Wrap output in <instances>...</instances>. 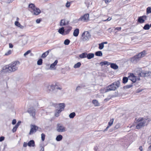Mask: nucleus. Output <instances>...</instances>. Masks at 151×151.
<instances>
[{"label":"nucleus","mask_w":151,"mask_h":151,"mask_svg":"<svg viewBox=\"0 0 151 151\" xmlns=\"http://www.w3.org/2000/svg\"><path fill=\"white\" fill-rule=\"evenodd\" d=\"M20 62L18 61L13 62L8 65L4 67L2 70L4 72H11L17 70L20 65Z\"/></svg>","instance_id":"1"},{"label":"nucleus","mask_w":151,"mask_h":151,"mask_svg":"<svg viewBox=\"0 0 151 151\" xmlns=\"http://www.w3.org/2000/svg\"><path fill=\"white\" fill-rule=\"evenodd\" d=\"M147 119L142 117H140L137 119L136 122L137 123L136 128L139 129L144 127L148 122Z\"/></svg>","instance_id":"2"},{"label":"nucleus","mask_w":151,"mask_h":151,"mask_svg":"<svg viewBox=\"0 0 151 151\" xmlns=\"http://www.w3.org/2000/svg\"><path fill=\"white\" fill-rule=\"evenodd\" d=\"M146 54V51L144 50L142 52L130 58V60L132 63H136L140 59L144 57Z\"/></svg>","instance_id":"3"},{"label":"nucleus","mask_w":151,"mask_h":151,"mask_svg":"<svg viewBox=\"0 0 151 151\" xmlns=\"http://www.w3.org/2000/svg\"><path fill=\"white\" fill-rule=\"evenodd\" d=\"M120 84V82L119 81H116L107 87L105 92H107L111 91H115L119 87Z\"/></svg>","instance_id":"4"},{"label":"nucleus","mask_w":151,"mask_h":151,"mask_svg":"<svg viewBox=\"0 0 151 151\" xmlns=\"http://www.w3.org/2000/svg\"><path fill=\"white\" fill-rule=\"evenodd\" d=\"M137 74L139 77H145L151 76V72L150 71H144L141 68H138L136 70Z\"/></svg>","instance_id":"5"},{"label":"nucleus","mask_w":151,"mask_h":151,"mask_svg":"<svg viewBox=\"0 0 151 151\" xmlns=\"http://www.w3.org/2000/svg\"><path fill=\"white\" fill-rule=\"evenodd\" d=\"M91 35L88 31L84 32L82 34L81 39L84 41L88 40L91 38Z\"/></svg>","instance_id":"6"},{"label":"nucleus","mask_w":151,"mask_h":151,"mask_svg":"<svg viewBox=\"0 0 151 151\" xmlns=\"http://www.w3.org/2000/svg\"><path fill=\"white\" fill-rule=\"evenodd\" d=\"M89 18V14H84L83 16L81 17L78 20V21H82L83 22H87Z\"/></svg>","instance_id":"7"},{"label":"nucleus","mask_w":151,"mask_h":151,"mask_svg":"<svg viewBox=\"0 0 151 151\" xmlns=\"http://www.w3.org/2000/svg\"><path fill=\"white\" fill-rule=\"evenodd\" d=\"M57 130L59 132H63L66 131V128L60 124H58L57 126Z\"/></svg>","instance_id":"8"},{"label":"nucleus","mask_w":151,"mask_h":151,"mask_svg":"<svg viewBox=\"0 0 151 151\" xmlns=\"http://www.w3.org/2000/svg\"><path fill=\"white\" fill-rule=\"evenodd\" d=\"M27 112L29 113L30 116H32L33 118H35L36 110L34 107H31L29 108L27 110Z\"/></svg>","instance_id":"9"},{"label":"nucleus","mask_w":151,"mask_h":151,"mask_svg":"<svg viewBox=\"0 0 151 151\" xmlns=\"http://www.w3.org/2000/svg\"><path fill=\"white\" fill-rule=\"evenodd\" d=\"M30 127L31 128L29 133V135H31L35 132L39 128L38 127L35 125H31Z\"/></svg>","instance_id":"10"},{"label":"nucleus","mask_w":151,"mask_h":151,"mask_svg":"<svg viewBox=\"0 0 151 151\" xmlns=\"http://www.w3.org/2000/svg\"><path fill=\"white\" fill-rule=\"evenodd\" d=\"M56 86L52 84L49 85L47 87V90L48 92L52 91L54 90L55 89Z\"/></svg>","instance_id":"11"},{"label":"nucleus","mask_w":151,"mask_h":151,"mask_svg":"<svg viewBox=\"0 0 151 151\" xmlns=\"http://www.w3.org/2000/svg\"><path fill=\"white\" fill-rule=\"evenodd\" d=\"M31 12L34 15H38L40 13L41 11L38 8L36 7Z\"/></svg>","instance_id":"12"},{"label":"nucleus","mask_w":151,"mask_h":151,"mask_svg":"<svg viewBox=\"0 0 151 151\" xmlns=\"http://www.w3.org/2000/svg\"><path fill=\"white\" fill-rule=\"evenodd\" d=\"M69 21H66L65 19H62L61 20L60 25L61 26H64L68 24Z\"/></svg>","instance_id":"13"},{"label":"nucleus","mask_w":151,"mask_h":151,"mask_svg":"<svg viewBox=\"0 0 151 151\" xmlns=\"http://www.w3.org/2000/svg\"><path fill=\"white\" fill-rule=\"evenodd\" d=\"M58 63V61L56 60L52 64H51L50 66V69L51 70H54L55 69V66Z\"/></svg>","instance_id":"14"},{"label":"nucleus","mask_w":151,"mask_h":151,"mask_svg":"<svg viewBox=\"0 0 151 151\" xmlns=\"http://www.w3.org/2000/svg\"><path fill=\"white\" fill-rule=\"evenodd\" d=\"M29 10L31 12H32L36 7L33 4H30L29 5Z\"/></svg>","instance_id":"15"},{"label":"nucleus","mask_w":151,"mask_h":151,"mask_svg":"<svg viewBox=\"0 0 151 151\" xmlns=\"http://www.w3.org/2000/svg\"><path fill=\"white\" fill-rule=\"evenodd\" d=\"M28 145L29 147H33L35 146V142L34 140H30L28 143Z\"/></svg>","instance_id":"16"},{"label":"nucleus","mask_w":151,"mask_h":151,"mask_svg":"<svg viewBox=\"0 0 151 151\" xmlns=\"http://www.w3.org/2000/svg\"><path fill=\"white\" fill-rule=\"evenodd\" d=\"M50 50H49L43 53L42 55L41 58H44L48 55Z\"/></svg>","instance_id":"17"},{"label":"nucleus","mask_w":151,"mask_h":151,"mask_svg":"<svg viewBox=\"0 0 151 151\" xmlns=\"http://www.w3.org/2000/svg\"><path fill=\"white\" fill-rule=\"evenodd\" d=\"M79 33V29L78 28L76 29L74 31L73 35L75 37L78 36Z\"/></svg>","instance_id":"18"},{"label":"nucleus","mask_w":151,"mask_h":151,"mask_svg":"<svg viewBox=\"0 0 151 151\" xmlns=\"http://www.w3.org/2000/svg\"><path fill=\"white\" fill-rule=\"evenodd\" d=\"M86 57L88 59H90L94 57V54L93 53H87Z\"/></svg>","instance_id":"19"},{"label":"nucleus","mask_w":151,"mask_h":151,"mask_svg":"<svg viewBox=\"0 0 151 151\" xmlns=\"http://www.w3.org/2000/svg\"><path fill=\"white\" fill-rule=\"evenodd\" d=\"M110 67L111 68L115 70H116L118 68V66L115 63H111Z\"/></svg>","instance_id":"20"},{"label":"nucleus","mask_w":151,"mask_h":151,"mask_svg":"<svg viewBox=\"0 0 151 151\" xmlns=\"http://www.w3.org/2000/svg\"><path fill=\"white\" fill-rule=\"evenodd\" d=\"M15 25L19 27L20 28L23 29L24 28V27L18 21H16L14 23Z\"/></svg>","instance_id":"21"},{"label":"nucleus","mask_w":151,"mask_h":151,"mask_svg":"<svg viewBox=\"0 0 151 151\" xmlns=\"http://www.w3.org/2000/svg\"><path fill=\"white\" fill-rule=\"evenodd\" d=\"M59 106L60 107L59 109L63 111L64 110L65 105L64 103H60L59 104Z\"/></svg>","instance_id":"22"},{"label":"nucleus","mask_w":151,"mask_h":151,"mask_svg":"<svg viewBox=\"0 0 151 151\" xmlns=\"http://www.w3.org/2000/svg\"><path fill=\"white\" fill-rule=\"evenodd\" d=\"M87 53L84 52L79 55V57L81 58H87Z\"/></svg>","instance_id":"23"},{"label":"nucleus","mask_w":151,"mask_h":151,"mask_svg":"<svg viewBox=\"0 0 151 151\" xmlns=\"http://www.w3.org/2000/svg\"><path fill=\"white\" fill-rule=\"evenodd\" d=\"M62 111V110H61L60 109H57L55 111V116L57 117H58L59 115V114Z\"/></svg>","instance_id":"24"},{"label":"nucleus","mask_w":151,"mask_h":151,"mask_svg":"<svg viewBox=\"0 0 151 151\" xmlns=\"http://www.w3.org/2000/svg\"><path fill=\"white\" fill-rule=\"evenodd\" d=\"M138 21L140 23H142L144 22L145 20L142 18L141 17H140L138 18Z\"/></svg>","instance_id":"25"},{"label":"nucleus","mask_w":151,"mask_h":151,"mask_svg":"<svg viewBox=\"0 0 151 151\" xmlns=\"http://www.w3.org/2000/svg\"><path fill=\"white\" fill-rule=\"evenodd\" d=\"M63 138V137L61 135H59L57 136L56 137V140L58 141H60L62 140Z\"/></svg>","instance_id":"26"},{"label":"nucleus","mask_w":151,"mask_h":151,"mask_svg":"<svg viewBox=\"0 0 151 151\" xmlns=\"http://www.w3.org/2000/svg\"><path fill=\"white\" fill-rule=\"evenodd\" d=\"M150 25L148 24H146L143 27V28L144 29L146 30H148L150 29Z\"/></svg>","instance_id":"27"},{"label":"nucleus","mask_w":151,"mask_h":151,"mask_svg":"<svg viewBox=\"0 0 151 151\" xmlns=\"http://www.w3.org/2000/svg\"><path fill=\"white\" fill-rule=\"evenodd\" d=\"M95 55L98 56H102L103 54L101 51H98L96 52Z\"/></svg>","instance_id":"28"},{"label":"nucleus","mask_w":151,"mask_h":151,"mask_svg":"<svg viewBox=\"0 0 151 151\" xmlns=\"http://www.w3.org/2000/svg\"><path fill=\"white\" fill-rule=\"evenodd\" d=\"M76 115V113L74 112H73L70 114L69 117L70 119H73L75 116Z\"/></svg>","instance_id":"29"},{"label":"nucleus","mask_w":151,"mask_h":151,"mask_svg":"<svg viewBox=\"0 0 151 151\" xmlns=\"http://www.w3.org/2000/svg\"><path fill=\"white\" fill-rule=\"evenodd\" d=\"M128 80V78L126 77H124L122 79L123 83H126L127 82Z\"/></svg>","instance_id":"30"},{"label":"nucleus","mask_w":151,"mask_h":151,"mask_svg":"<svg viewBox=\"0 0 151 151\" xmlns=\"http://www.w3.org/2000/svg\"><path fill=\"white\" fill-rule=\"evenodd\" d=\"M58 32L60 34H62L64 32V29L63 27H62L59 29Z\"/></svg>","instance_id":"31"},{"label":"nucleus","mask_w":151,"mask_h":151,"mask_svg":"<svg viewBox=\"0 0 151 151\" xmlns=\"http://www.w3.org/2000/svg\"><path fill=\"white\" fill-rule=\"evenodd\" d=\"M92 102L95 106H97L99 105V103L96 100H93Z\"/></svg>","instance_id":"32"},{"label":"nucleus","mask_w":151,"mask_h":151,"mask_svg":"<svg viewBox=\"0 0 151 151\" xmlns=\"http://www.w3.org/2000/svg\"><path fill=\"white\" fill-rule=\"evenodd\" d=\"M81 65V63L78 62L74 65V68H78Z\"/></svg>","instance_id":"33"},{"label":"nucleus","mask_w":151,"mask_h":151,"mask_svg":"<svg viewBox=\"0 0 151 151\" xmlns=\"http://www.w3.org/2000/svg\"><path fill=\"white\" fill-rule=\"evenodd\" d=\"M114 121V119H110L109 122L108 123V125H109V126H111L113 124Z\"/></svg>","instance_id":"34"},{"label":"nucleus","mask_w":151,"mask_h":151,"mask_svg":"<svg viewBox=\"0 0 151 151\" xmlns=\"http://www.w3.org/2000/svg\"><path fill=\"white\" fill-rule=\"evenodd\" d=\"M42 60L40 58V59L37 61V64L38 65H40L42 64Z\"/></svg>","instance_id":"35"},{"label":"nucleus","mask_w":151,"mask_h":151,"mask_svg":"<svg viewBox=\"0 0 151 151\" xmlns=\"http://www.w3.org/2000/svg\"><path fill=\"white\" fill-rule=\"evenodd\" d=\"M104 47V45L103 44V43H101L99 44V49L100 50L102 49Z\"/></svg>","instance_id":"36"},{"label":"nucleus","mask_w":151,"mask_h":151,"mask_svg":"<svg viewBox=\"0 0 151 151\" xmlns=\"http://www.w3.org/2000/svg\"><path fill=\"white\" fill-rule=\"evenodd\" d=\"M12 50H9L8 51L6 52L5 54V55L7 56L9 55L12 54Z\"/></svg>","instance_id":"37"},{"label":"nucleus","mask_w":151,"mask_h":151,"mask_svg":"<svg viewBox=\"0 0 151 151\" xmlns=\"http://www.w3.org/2000/svg\"><path fill=\"white\" fill-rule=\"evenodd\" d=\"M70 42V41L68 39L65 40L64 42V44L66 45H69Z\"/></svg>","instance_id":"38"},{"label":"nucleus","mask_w":151,"mask_h":151,"mask_svg":"<svg viewBox=\"0 0 151 151\" xmlns=\"http://www.w3.org/2000/svg\"><path fill=\"white\" fill-rule=\"evenodd\" d=\"M151 13V8L148 7L147 9V14Z\"/></svg>","instance_id":"39"},{"label":"nucleus","mask_w":151,"mask_h":151,"mask_svg":"<svg viewBox=\"0 0 151 151\" xmlns=\"http://www.w3.org/2000/svg\"><path fill=\"white\" fill-rule=\"evenodd\" d=\"M72 29V27H69V28L65 31V32L66 34H68L70 30H71Z\"/></svg>","instance_id":"40"},{"label":"nucleus","mask_w":151,"mask_h":151,"mask_svg":"<svg viewBox=\"0 0 151 151\" xmlns=\"http://www.w3.org/2000/svg\"><path fill=\"white\" fill-rule=\"evenodd\" d=\"M128 78H136V76L132 73H130Z\"/></svg>","instance_id":"41"},{"label":"nucleus","mask_w":151,"mask_h":151,"mask_svg":"<svg viewBox=\"0 0 151 151\" xmlns=\"http://www.w3.org/2000/svg\"><path fill=\"white\" fill-rule=\"evenodd\" d=\"M129 80L132 81L133 83H135L136 81V78H129Z\"/></svg>","instance_id":"42"},{"label":"nucleus","mask_w":151,"mask_h":151,"mask_svg":"<svg viewBox=\"0 0 151 151\" xmlns=\"http://www.w3.org/2000/svg\"><path fill=\"white\" fill-rule=\"evenodd\" d=\"M45 135L44 133H42L41 134V139L42 141H44L45 140Z\"/></svg>","instance_id":"43"},{"label":"nucleus","mask_w":151,"mask_h":151,"mask_svg":"<svg viewBox=\"0 0 151 151\" xmlns=\"http://www.w3.org/2000/svg\"><path fill=\"white\" fill-rule=\"evenodd\" d=\"M81 88H82V87L81 86H78L76 87V91H78L79 90H80L81 89Z\"/></svg>","instance_id":"44"},{"label":"nucleus","mask_w":151,"mask_h":151,"mask_svg":"<svg viewBox=\"0 0 151 151\" xmlns=\"http://www.w3.org/2000/svg\"><path fill=\"white\" fill-rule=\"evenodd\" d=\"M120 126V124L119 123L117 124L115 126L114 128L116 129L119 128Z\"/></svg>","instance_id":"45"},{"label":"nucleus","mask_w":151,"mask_h":151,"mask_svg":"<svg viewBox=\"0 0 151 151\" xmlns=\"http://www.w3.org/2000/svg\"><path fill=\"white\" fill-rule=\"evenodd\" d=\"M31 52V51L30 50H28L26 52H25L24 55V56H25L26 55H28L29 53Z\"/></svg>","instance_id":"46"},{"label":"nucleus","mask_w":151,"mask_h":151,"mask_svg":"<svg viewBox=\"0 0 151 151\" xmlns=\"http://www.w3.org/2000/svg\"><path fill=\"white\" fill-rule=\"evenodd\" d=\"M70 3L68 1L66 4L65 6L67 7H69L70 6Z\"/></svg>","instance_id":"47"},{"label":"nucleus","mask_w":151,"mask_h":151,"mask_svg":"<svg viewBox=\"0 0 151 151\" xmlns=\"http://www.w3.org/2000/svg\"><path fill=\"white\" fill-rule=\"evenodd\" d=\"M104 64L105 65H111V63L108 62H107L106 61H104Z\"/></svg>","instance_id":"48"},{"label":"nucleus","mask_w":151,"mask_h":151,"mask_svg":"<svg viewBox=\"0 0 151 151\" xmlns=\"http://www.w3.org/2000/svg\"><path fill=\"white\" fill-rule=\"evenodd\" d=\"M21 123V122L20 121H18V122H17V124L15 125V126L18 128V126Z\"/></svg>","instance_id":"49"},{"label":"nucleus","mask_w":151,"mask_h":151,"mask_svg":"<svg viewBox=\"0 0 151 151\" xmlns=\"http://www.w3.org/2000/svg\"><path fill=\"white\" fill-rule=\"evenodd\" d=\"M40 151H44V148L43 146H40Z\"/></svg>","instance_id":"50"},{"label":"nucleus","mask_w":151,"mask_h":151,"mask_svg":"<svg viewBox=\"0 0 151 151\" xmlns=\"http://www.w3.org/2000/svg\"><path fill=\"white\" fill-rule=\"evenodd\" d=\"M17 127H16V126H15L13 129L12 130V132H15L17 130Z\"/></svg>","instance_id":"51"},{"label":"nucleus","mask_w":151,"mask_h":151,"mask_svg":"<svg viewBox=\"0 0 151 151\" xmlns=\"http://www.w3.org/2000/svg\"><path fill=\"white\" fill-rule=\"evenodd\" d=\"M111 19L112 18L111 17H108L107 18V19L105 20H103V21H109L111 20Z\"/></svg>","instance_id":"52"},{"label":"nucleus","mask_w":151,"mask_h":151,"mask_svg":"<svg viewBox=\"0 0 151 151\" xmlns=\"http://www.w3.org/2000/svg\"><path fill=\"white\" fill-rule=\"evenodd\" d=\"M4 139V137L3 136H1L0 137V142L3 141Z\"/></svg>","instance_id":"53"},{"label":"nucleus","mask_w":151,"mask_h":151,"mask_svg":"<svg viewBox=\"0 0 151 151\" xmlns=\"http://www.w3.org/2000/svg\"><path fill=\"white\" fill-rule=\"evenodd\" d=\"M132 84L127 85L126 86V87L127 88H129L132 87Z\"/></svg>","instance_id":"54"},{"label":"nucleus","mask_w":151,"mask_h":151,"mask_svg":"<svg viewBox=\"0 0 151 151\" xmlns=\"http://www.w3.org/2000/svg\"><path fill=\"white\" fill-rule=\"evenodd\" d=\"M121 27H116L115 29V30H117L118 31H120L121 29Z\"/></svg>","instance_id":"55"},{"label":"nucleus","mask_w":151,"mask_h":151,"mask_svg":"<svg viewBox=\"0 0 151 151\" xmlns=\"http://www.w3.org/2000/svg\"><path fill=\"white\" fill-rule=\"evenodd\" d=\"M27 145H28V143L24 142L23 144V147H26Z\"/></svg>","instance_id":"56"},{"label":"nucleus","mask_w":151,"mask_h":151,"mask_svg":"<svg viewBox=\"0 0 151 151\" xmlns=\"http://www.w3.org/2000/svg\"><path fill=\"white\" fill-rule=\"evenodd\" d=\"M41 22V20L40 19H37L36 20V22L37 23H39Z\"/></svg>","instance_id":"57"},{"label":"nucleus","mask_w":151,"mask_h":151,"mask_svg":"<svg viewBox=\"0 0 151 151\" xmlns=\"http://www.w3.org/2000/svg\"><path fill=\"white\" fill-rule=\"evenodd\" d=\"M16 122V120L15 119H14L12 122V124H15Z\"/></svg>","instance_id":"58"},{"label":"nucleus","mask_w":151,"mask_h":151,"mask_svg":"<svg viewBox=\"0 0 151 151\" xmlns=\"http://www.w3.org/2000/svg\"><path fill=\"white\" fill-rule=\"evenodd\" d=\"M110 127V126H109V125H108L106 128L103 131V132H104L105 131H107Z\"/></svg>","instance_id":"59"},{"label":"nucleus","mask_w":151,"mask_h":151,"mask_svg":"<svg viewBox=\"0 0 151 151\" xmlns=\"http://www.w3.org/2000/svg\"><path fill=\"white\" fill-rule=\"evenodd\" d=\"M139 149L140 150V151H143V148L142 146H139Z\"/></svg>","instance_id":"60"},{"label":"nucleus","mask_w":151,"mask_h":151,"mask_svg":"<svg viewBox=\"0 0 151 151\" xmlns=\"http://www.w3.org/2000/svg\"><path fill=\"white\" fill-rule=\"evenodd\" d=\"M9 47L10 48H12L13 47V45L11 43L9 44Z\"/></svg>","instance_id":"61"},{"label":"nucleus","mask_w":151,"mask_h":151,"mask_svg":"<svg viewBox=\"0 0 151 151\" xmlns=\"http://www.w3.org/2000/svg\"><path fill=\"white\" fill-rule=\"evenodd\" d=\"M104 61L102 62H101L100 63V64L101 65V66H103L104 65H104Z\"/></svg>","instance_id":"62"},{"label":"nucleus","mask_w":151,"mask_h":151,"mask_svg":"<svg viewBox=\"0 0 151 151\" xmlns=\"http://www.w3.org/2000/svg\"><path fill=\"white\" fill-rule=\"evenodd\" d=\"M144 20L146 19L147 18V16H143L141 17Z\"/></svg>","instance_id":"63"},{"label":"nucleus","mask_w":151,"mask_h":151,"mask_svg":"<svg viewBox=\"0 0 151 151\" xmlns=\"http://www.w3.org/2000/svg\"><path fill=\"white\" fill-rule=\"evenodd\" d=\"M148 151H151V145L148 148Z\"/></svg>","instance_id":"64"}]
</instances>
